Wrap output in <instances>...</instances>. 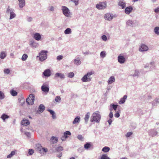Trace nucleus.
I'll use <instances>...</instances> for the list:
<instances>
[{
    "instance_id": "1",
    "label": "nucleus",
    "mask_w": 159,
    "mask_h": 159,
    "mask_svg": "<svg viewBox=\"0 0 159 159\" xmlns=\"http://www.w3.org/2000/svg\"><path fill=\"white\" fill-rule=\"evenodd\" d=\"M101 118V116L100 114L99 111H96L94 112L91 117L90 121L93 122L94 121L96 123H99Z\"/></svg>"
},
{
    "instance_id": "2",
    "label": "nucleus",
    "mask_w": 159,
    "mask_h": 159,
    "mask_svg": "<svg viewBox=\"0 0 159 159\" xmlns=\"http://www.w3.org/2000/svg\"><path fill=\"white\" fill-rule=\"evenodd\" d=\"M93 74L92 72H88L82 78L81 80L83 82H89L91 80L90 76Z\"/></svg>"
},
{
    "instance_id": "3",
    "label": "nucleus",
    "mask_w": 159,
    "mask_h": 159,
    "mask_svg": "<svg viewBox=\"0 0 159 159\" xmlns=\"http://www.w3.org/2000/svg\"><path fill=\"white\" fill-rule=\"evenodd\" d=\"M48 52L47 51L42 50L39 53V56H41L39 57V60L41 61H43L46 60L47 57V53Z\"/></svg>"
},
{
    "instance_id": "4",
    "label": "nucleus",
    "mask_w": 159,
    "mask_h": 159,
    "mask_svg": "<svg viewBox=\"0 0 159 159\" xmlns=\"http://www.w3.org/2000/svg\"><path fill=\"white\" fill-rule=\"evenodd\" d=\"M61 9L63 14L66 17H69L70 16L71 13L69 9L67 7L65 6H62L61 7Z\"/></svg>"
},
{
    "instance_id": "5",
    "label": "nucleus",
    "mask_w": 159,
    "mask_h": 159,
    "mask_svg": "<svg viewBox=\"0 0 159 159\" xmlns=\"http://www.w3.org/2000/svg\"><path fill=\"white\" fill-rule=\"evenodd\" d=\"M34 101V96L33 94H30L29 97L26 99V102L29 105H32L33 104Z\"/></svg>"
},
{
    "instance_id": "6",
    "label": "nucleus",
    "mask_w": 159,
    "mask_h": 159,
    "mask_svg": "<svg viewBox=\"0 0 159 159\" xmlns=\"http://www.w3.org/2000/svg\"><path fill=\"white\" fill-rule=\"evenodd\" d=\"M107 7V2H100L99 3L96 4V7L99 10L104 9Z\"/></svg>"
},
{
    "instance_id": "7",
    "label": "nucleus",
    "mask_w": 159,
    "mask_h": 159,
    "mask_svg": "<svg viewBox=\"0 0 159 159\" xmlns=\"http://www.w3.org/2000/svg\"><path fill=\"white\" fill-rule=\"evenodd\" d=\"M136 21L128 20L126 21V25L129 26L134 27L136 26Z\"/></svg>"
},
{
    "instance_id": "8",
    "label": "nucleus",
    "mask_w": 159,
    "mask_h": 159,
    "mask_svg": "<svg viewBox=\"0 0 159 159\" xmlns=\"http://www.w3.org/2000/svg\"><path fill=\"white\" fill-rule=\"evenodd\" d=\"M71 134V133L69 131H66L64 133L63 135L61 138V140L63 141H65L68 137V135H70Z\"/></svg>"
},
{
    "instance_id": "9",
    "label": "nucleus",
    "mask_w": 159,
    "mask_h": 159,
    "mask_svg": "<svg viewBox=\"0 0 159 159\" xmlns=\"http://www.w3.org/2000/svg\"><path fill=\"white\" fill-rule=\"evenodd\" d=\"M148 47L146 45L142 44L139 48V51L143 52L148 51Z\"/></svg>"
},
{
    "instance_id": "10",
    "label": "nucleus",
    "mask_w": 159,
    "mask_h": 159,
    "mask_svg": "<svg viewBox=\"0 0 159 159\" xmlns=\"http://www.w3.org/2000/svg\"><path fill=\"white\" fill-rule=\"evenodd\" d=\"M29 45L32 48H36L38 46V43L33 40H31L29 41Z\"/></svg>"
},
{
    "instance_id": "11",
    "label": "nucleus",
    "mask_w": 159,
    "mask_h": 159,
    "mask_svg": "<svg viewBox=\"0 0 159 159\" xmlns=\"http://www.w3.org/2000/svg\"><path fill=\"white\" fill-rule=\"evenodd\" d=\"M118 5L122 9H124L126 7V3L124 0H118Z\"/></svg>"
},
{
    "instance_id": "12",
    "label": "nucleus",
    "mask_w": 159,
    "mask_h": 159,
    "mask_svg": "<svg viewBox=\"0 0 159 159\" xmlns=\"http://www.w3.org/2000/svg\"><path fill=\"white\" fill-rule=\"evenodd\" d=\"M45 107L44 106L43 104H40L38 108V110L37 111V112L38 113L40 114L42 113L45 110Z\"/></svg>"
},
{
    "instance_id": "13",
    "label": "nucleus",
    "mask_w": 159,
    "mask_h": 159,
    "mask_svg": "<svg viewBox=\"0 0 159 159\" xmlns=\"http://www.w3.org/2000/svg\"><path fill=\"white\" fill-rule=\"evenodd\" d=\"M118 62L120 63L123 64L125 61V58L123 56L120 54L118 57Z\"/></svg>"
},
{
    "instance_id": "14",
    "label": "nucleus",
    "mask_w": 159,
    "mask_h": 159,
    "mask_svg": "<svg viewBox=\"0 0 159 159\" xmlns=\"http://www.w3.org/2000/svg\"><path fill=\"white\" fill-rule=\"evenodd\" d=\"M42 91L45 93H48L49 91V88L48 85L43 84L41 86Z\"/></svg>"
},
{
    "instance_id": "15",
    "label": "nucleus",
    "mask_w": 159,
    "mask_h": 159,
    "mask_svg": "<svg viewBox=\"0 0 159 159\" xmlns=\"http://www.w3.org/2000/svg\"><path fill=\"white\" fill-rule=\"evenodd\" d=\"M133 8L131 6L125 8V13L127 14H129L132 11Z\"/></svg>"
},
{
    "instance_id": "16",
    "label": "nucleus",
    "mask_w": 159,
    "mask_h": 159,
    "mask_svg": "<svg viewBox=\"0 0 159 159\" xmlns=\"http://www.w3.org/2000/svg\"><path fill=\"white\" fill-rule=\"evenodd\" d=\"M104 18L105 19L110 21L113 19V16L110 13H107L105 15Z\"/></svg>"
},
{
    "instance_id": "17",
    "label": "nucleus",
    "mask_w": 159,
    "mask_h": 159,
    "mask_svg": "<svg viewBox=\"0 0 159 159\" xmlns=\"http://www.w3.org/2000/svg\"><path fill=\"white\" fill-rule=\"evenodd\" d=\"M33 37L37 41H39L41 39V37L39 33H36L34 34Z\"/></svg>"
},
{
    "instance_id": "18",
    "label": "nucleus",
    "mask_w": 159,
    "mask_h": 159,
    "mask_svg": "<svg viewBox=\"0 0 159 159\" xmlns=\"http://www.w3.org/2000/svg\"><path fill=\"white\" fill-rule=\"evenodd\" d=\"M21 124L22 125L27 126L30 125V122L28 120L23 119L21 121Z\"/></svg>"
},
{
    "instance_id": "19",
    "label": "nucleus",
    "mask_w": 159,
    "mask_h": 159,
    "mask_svg": "<svg viewBox=\"0 0 159 159\" xmlns=\"http://www.w3.org/2000/svg\"><path fill=\"white\" fill-rule=\"evenodd\" d=\"M44 76L49 77L51 75V73L49 69H46L44 71L43 73Z\"/></svg>"
},
{
    "instance_id": "20",
    "label": "nucleus",
    "mask_w": 159,
    "mask_h": 159,
    "mask_svg": "<svg viewBox=\"0 0 159 159\" xmlns=\"http://www.w3.org/2000/svg\"><path fill=\"white\" fill-rule=\"evenodd\" d=\"M55 77L60 78L61 79H64L65 78V75L63 74L57 73L55 74Z\"/></svg>"
},
{
    "instance_id": "21",
    "label": "nucleus",
    "mask_w": 159,
    "mask_h": 159,
    "mask_svg": "<svg viewBox=\"0 0 159 159\" xmlns=\"http://www.w3.org/2000/svg\"><path fill=\"white\" fill-rule=\"evenodd\" d=\"M19 2V7L22 8L25 5V0H18Z\"/></svg>"
},
{
    "instance_id": "22",
    "label": "nucleus",
    "mask_w": 159,
    "mask_h": 159,
    "mask_svg": "<svg viewBox=\"0 0 159 159\" xmlns=\"http://www.w3.org/2000/svg\"><path fill=\"white\" fill-rule=\"evenodd\" d=\"M47 111L52 115V119H56V115L53 111L51 109H48Z\"/></svg>"
},
{
    "instance_id": "23",
    "label": "nucleus",
    "mask_w": 159,
    "mask_h": 159,
    "mask_svg": "<svg viewBox=\"0 0 159 159\" xmlns=\"http://www.w3.org/2000/svg\"><path fill=\"white\" fill-rule=\"evenodd\" d=\"M9 117L8 115L5 113H3L1 116L0 118L2 120L3 122H5V120L8 119Z\"/></svg>"
},
{
    "instance_id": "24",
    "label": "nucleus",
    "mask_w": 159,
    "mask_h": 159,
    "mask_svg": "<svg viewBox=\"0 0 159 159\" xmlns=\"http://www.w3.org/2000/svg\"><path fill=\"white\" fill-rule=\"evenodd\" d=\"M127 97V96L126 95H125L123 98H120V101L119 102V103L120 104H121L124 103Z\"/></svg>"
},
{
    "instance_id": "25",
    "label": "nucleus",
    "mask_w": 159,
    "mask_h": 159,
    "mask_svg": "<svg viewBox=\"0 0 159 159\" xmlns=\"http://www.w3.org/2000/svg\"><path fill=\"white\" fill-rule=\"evenodd\" d=\"M90 115V113L89 112H88L87 113L85 116L84 120H85V123L86 124H87L88 123L89 118Z\"/></svg>"
},
{
    "instance_id": "26",
    "label": "nucleus",
    "mask_w": 159,
    "mask_h": 159,
    "mask_svg": "<svg viewBox=\"0 0 159 159\" xmlns=\"http://www.w3.org/2000/svg\"><path fill=\"white\" fill-rule=\"evenodd\" d=\"M7 56L6 52L2 51L0 53V58L2 59H4Z\"/></svg>"
},
{
    "instance_id": "27",
    "label": "nucleus",
    "mask_w": 159,
    "mask_h": 159,
    "mask_svg": "<svg viewBox=\"0 0 159 159\" xmlns=\"http://www.w3.org/2000/svg\"><path fill=\"white\" fill-rule=\"evenodd\" d=\"M13 11H15L12 8H10V6H8V7L7 9L6 13L7 15H9L10 14L11 12Z\"/></svg>"
},
{
    "instance_id": "28",
    "label": "nucleus",
    "mask_w": 159,
    "mask_h": 159,
    "mask_svg": "<svg viewBox=\"0 0 159 159\" xmlns=\"http://www.w3.org/2000/svg\"><path fill=\"white\" fill-rule=\"evenodd\" d=\"M80 121V116H76L74 119L73 122V124H75L77 123H79Z\"/></svg>"
},
{
    "instance_id": "29",
    "label": "nucleus",
    "mask_w": 159,
    "mask_h": 159,
    "mask_svg": "<svg viewBox=\"0 0 159 159\" xmlns=\"http://www.w3.org/2000/svg\"><path fill=\"white\" fill-rule=\"evenodd\" d=\"M115 81V78L114 76H112L110 77L108 80L107 81L108 83L109 84H112Z\"/></svg>"
},
{
    "instance_id": "30",
    "label": "nucleus",
    "mask_w": 159,
    "mask_h": 159,
    "mask_svg": "<svg viewBox=\"0 0 159 159\" xmlns=\"http://www.w3.org/2000/svg\"><path fill=\"white\" fill-rule=\"evenodd\" d=\"M50 140L53 143H55L57 142L58 141V139L57 137H55L54 136H52Z\"/></svg>"
},
{
    "instance_id": "31",
    "label": "nucleus",
    "mask_w": 159,
    "mask_h": 159,
    "mask_svg": "<svg viewBox=\"0 0 159 159\" xmlns=\"http://www.w3.org/2000/svg\"><path fill=\"white\" fill-rule=\"evenodd\" d=\"M118 105H115L113 104H111L110 105V107L111 108L110 109V110L111 111L112 110V108L115 111L116 110Z\"/></svg>"
},
{
    "instance_id": "32",
    "label": "nucleus",
    "mask_w": 159,
    "mask_h": 159,
    "mask_svg": "<svg viewBox=\"0 0 159 159\" xmlns=\"http://www.w3.org/2000/svg\"><path fill=\"white\" fill-rule=\"evenodd\" d=\"M152 106H154L155 105L156 103H159V98H156L152 102Z\"/></svg>"
},
{
    "instance_id": "33",
    "label": "nucleus",
    "mask_w": 159,
    "mask_h": 159,
    "mask_svg": "<svg viewBox=\"0 0 159 159\" xmlns=\"http://www.w3.org/2000/svg\"><path fill=\"white\" fill-rule=\"evenodd\" d=\"M157 133L154 130H151L149 132V134L152 136H154L157 135Z\"/></svg>"
},
{
    "instance_id": "34",
    "label": "nucleus",
    "mask_w": 159,
    "mask_h": 159,
    "mask_svg": "<svg viewBox=\"0 0 159 159\" xmlns=\"http://www.w3.org/2000/svg\"><path fill=\"white\" fill-rule=\"evenodd\" d=\"M110 148L109 147L105 146L102 148V151L104 152H107L110 151Z\"/></svg>"
},
{
    "instance_id": "35",
    "label": "nucleus",
    "mask_w": 159,
    "mask_h": 159,
    "mask_svg": "<svg viewBox=\"0 0 159 159\" xmlns=\"http://www.w3.org/2000/svg\"><path fill=\"white\" fill-rule=\"evenodd\" d=\"M91 143L87 142L84 145V147L85 149L88 150L91 146Z\"/></svg>"
},
{
    "instance_id": "36",
    "label": "nucleus",
    "mask_w": 159,
    "mask_h": 159,
    "mask_svg": "<svg viewBox=\"0 0 159 159\" xmlns=\"http://www.w3.org/2000/svg\"><path fill=\"white\" fill-rule=\"evenodd\" d=\"M74 63L76 65H79L81 63V61L79 58L74 60Z\"/></svg>"
},
{
    "instance_id": "37",
    "label": "nucleus",
    "mask_w": 159,
    "mask_h": 159,
    "mask_svg": "<svg viewBox=\"0 0 159 159\" xmlns=\"http://www.w3.org/2000/svg\"><path fill=\"white\" fill-rule=\"evenodd\" d=\"M10 15V20H11L14 18L16 16V14L14 13V11L11 12V13Z\"/></svg>"
},
{
    "instance_id": "38",
    "label": "nucleus",
    "mask_w": 159,
    "mask_h": 159,
    "mask_svg": "<svg viewBox=\"0 0 159 159\" xmlns=\"http://www.w3.org/2000/svg\"><path fill=\"white\" fill-rule=\"evenodd\" d=\"M71 33V29L70 28H67L64 31V33L66 34H69Z\"/></svg>"
},
{
    "instance_id": "39",
    "label": "nucleus",
    "mask_w": 159,
    "mask_h": 159,
    "mask_svg": "<svg viewBox=\"0 0 159 159\" xmlns=\"http://www.w3.org/2000/svg\"><path fill=\"white\" fill-rule=\"evenodd\" d=\"M154 32L156 34L159 35V27H156L154 29Z\"/></svg>"
},
{
    "instance_id": "40",
    "label": "nucleus",
    "mask_w": 159,
    "mask_h": 159,
    "mask_svg": "<svg viewBox=\"0 0 159 159\" xmlns=\"http://www.w3.org/2000/svg\"><path fill=\"white\" fill-rule=\"evenodd\" d=\"M100 159H110V158L107 154H104L102 155Z\"/></svg>"
},
{
    "instance_id": "41",
    "label": "nucleus",
    "mask_w": 159,
    "mask_h": 159,
    "mask_svg": "<svg viewBox=\"0 0 159 159\" xmlns=\"http://www.w3.org/2000/svg\"><path fill=\"white\" fill-rule=\"evenodd\" d=\"M15 154V152L12 151L11 153L7 156V158H10L11 157L13 156Z\"/></svg>"
},
{
    "instance_id": "42",
    "label": "nucleus",
    "mask_w": 159,
    "mask_h": 159,
    "mask_svg": "<svg viewBox=\"0 0 159 159\" xmlns=\"http://www.w3.org/2000/svg\"><path fill=\"white\" fill-rule=\"evenodd\" d=\"M28 57V55L26 54H24L21 58V59L23 61H25Z\"/></svg>"
},
{
    "instance_id": "43",
    "label": "nucleus",
    "mask_w": 159,
    "mask_h": 159,
    "mask_svg": "<svg viewBox=\"0 0 159 159\" xmlns=\"http://www.w3.org/2000/svg\"><path fill=\"white\" fill-rule=\"evenodd\" d=\"M36 147H37V150L39 151H41V149H42V146H41L40 144H38L36 145Z\"/></svg>"
},
{
    "instance_id": "44",
    "label": "nucleus",
    "mask_w": 159,
    "mask_h": 159,
    "mask_svg": "<svg viewBox=\"0 0 159 159\" xmlns=\"http://www.w3.org/2000/svg\"><path fill=\"white\" fill-rule=\"evenodd\" d=\"M11 95L13 96H15L17 95V92L14 90H12L10 91Z\"/></svg>"
},
{
    "instance_id": "45",
    "label": "nucleus",
    "mask_w": 159,
    "mask_h": 159,
    "mask_svg": "<svg viewBox=\"0 0 159 159\" xmlns=\"http://www.w3.org/2000/svg\"><path fill=\"white\" fill-rule=\"evenodd\" d=\"M55 101L57 102H59L61 101V98L59 96H57L56 97Z\"/></svg>"
},
{
    "instance_id": "46",
    "label": "nucleus",
    "mask_w": 159,
    "mask_h": 159,
    "mask_svg": "<svg viewBox=\"0 0 159 159\" xmlns=\"http://www.w3.org/2000/svg\"><path fill=\"white\" fill-rule=\"evenodd\" d=\"M5 98V95L4 93L0 91V99L2 100Z\"/></svg>"
},
{
    "instance_id": "47",
    "label": "nucleus",
    "mask_w": 159,
    "mask_h": 159,
    "mask_svg": "<svg viewBox=\"0 0 159 159\" xmlns=\"http://www.w3.org/2000/svg\"><path fill=\"white\" fill-rule=\"evenodd\" d=\"M3 72L5 74H9L10 72V70L8 68L5 69L4 70Z\"/></svg>"
},
{
    "instance_id": "48",
    "label": "nucleus",
    "mask_w": 159,
    "mask_h": 159,
    "mask_svg": "<svg viewBox=\"0 0 159 159\" xmlns=\"http://www.w3.org/2000/svg\"><path fill=\"white\" fill-rule=\"evenodd\" d=\"M100 56L102 58H104L106 57V53L105 51H102L100 53Z\"/></svg>"
},
{
    "instance_id": "49",
    "label": "nucleus",
    "mask_w": 159,
    "mask_h": 159,
    "mask_svg": "<svg viewBox=\"0 0 159 159\" xmlns=\"http://www.w3.org/2000/svg\"><path fill=\"white\" fill-rule=\"evenodd\" d=\"M139 71L138 70H135L134 74L132 76L133 77L138 76H139Z\"/></svg>"
},
{
    "instance_id": "50",
    "label": "nucleus",
    "mask_w": 159,
    "mask_h": 159,
    "mask_svg": "<svg viewBox=\"0 0 159 159\" xmlns=\"http://www.w3.org/2000/svg\"><path fill=\"white\" fill-rule=\"evenodd\" d=\"M155 62L154 61H152L150 62V65L151 66L150 67L151 69H154L155 67Z\"/></svg>"
},
{
    "instance_id": "51",
    "label": "nucleus",
    "mask_w": 159,
    "mask_h": 159,
    "mask_svg": "<svg viewBox=\"0 0 159 159\" xmlns=\"http://www.w3.org/2000/svg\"><path fill=\"white\" fill-rule=\"evenodd\" d=\"M74 73L73 72H70L68 73V76L69 78H72L74 76Z\"/></svg>"
},
{
    "instance_id": "52",
    "label": "nucleus",
    "mask_w": 159,
    "mask_h": 159,
    "mask_svg": "<svg viewBox=\"0 0 159 159\" xmlns=\"http://www.w3.org/2000/svg\"><path fill=\"white\" fill-rule=\"evenodd\" d=\"M63 148L61 146L57 147L56 148L57 151V152H60L63 150Z\"/></svg>"
},
{
    "instance_id": "53",
    "label": "nucleus",
    "mask_w": 159,
    "mask_h": 159,
    "mask_svg": "<svg viewBox=\"0 0 159 159\" xmlns=\"http://www.w3.org/2000/svg\"><path fill=\"white\" fill-rule=\"evenodd\" d=\"M34 153V151L32 149H29V150L28 153L30 155H32Z\"/></svg>"
},
{
    "instance_id": "54",
    "label": "nucleus",
    "mask_w": 159,
    "mask_h": 159,
    "mask_svg": "<svg viewBox=\"0 0 159 159\" xmlns=\"http://www.w3.org/2000/svg\"><path fill=\"white\" fill-rule=\"evenodd\" d=\"M63 57L62 56L59 55L57 57V59L58 61H60L63 59Z\"/></svg>"
},
{
    "instance_id": "55",
    "label": "nucleus",
    "mask_w": 159,
    "mask_h": 159,
    "mask_svg": "<svg viewBox=\"0 0 159 159\" xmlns=\"http://www.w3.org/2000/svg\"><path fill=\"white\" fill-rule=\"evenodd\" d=\"M133 133L132 132H129L127 133L125 135V136L127 137H129L131 135H132Z\"/></svg>"
},
{
    "instance_id": "56",
    "label": "nucleus",
    "mask_w": 159,
    "mask_h": 159,
    "mask_svg": "<svg viewBox=\"0 0 159 159\" xmlns=\"http://www.w3.org/2000/svg\"><path fill=\"white\" fill-rule=\"evenodd\" d=\"M102 39L104 41H106L107 40V37L105 35H103L102 36Z\"/></svg>"
},
{
    "instance_id": "57",
    "label": "nucleus",
    "mask_w": 159,
    "mask_h": 159,
    "mask_svg": "<svg viewBox=\"0 0 159 159\" xmlns=\"http://www.w3.org/2000/svg\"><path fill=\"white\" fill-rule=\"evenodd\" d=\"M77 138L78 139H79V140H82L83 139V138L82 137V136L81 135L79 134L77 136Z\"/></svg>"
},
{
    "instance_id": "58",
    "label": "nucleus",
    "mask_w": 159,
    "mask_h": 159,
    "mask_svg": "<svg viewBox=\"0 0 159 159\" xmlns=\"http://www.w3.org/2000/svg\"><path fill=\"white\" fill-rule=\"evenodd\" d=\"M25 134L28 138H30L31 136V134L30 132H25Z\"/></svg>"
},
{
    "instance_id": "59",
    "label": "nucleus",
    "mask_w": 159,
    "mask_h": 159,
    "mask_svg": "<svg viewBox=\"0 0 159 159\" xmlns=\"http://www.w3.org/2000/svg\"><path fill=\"white\" fill-rule=\"evenodd\" d=\"M32 18L30 17H27V20L28 22H31L32 20Z\"/></svg>"
},
{
    "instance_id": "60",
    "label": "nucleus",
    "mask_w": 159,
    "mask_h": 159,
    "mask_svg": "<svg viewBox=\"0 0 159 159\" xmlns=\"http://www.w3.org/2000/svg\"><path fill=\"white\" fill-rule=\"evenodd\" d=\"M120 115L118 112H116L114 114V116L115 117L118 118L120 116Z\"/></svg>"
},
{
    "instance_id": "61",
    "label": "nucleus",
    "mask_w": 159,
    "mask_h": 159,
    "mask_svg": "<svg viewBox=\"0 0 159 159\" xmlns=\"http://www.w3.org/2000/svg\"><path fill=\"white\" fill-rule=\"evenodd\" d=\"M113 114L112 112H111L109 115V116L110 118H111L113 117Z\"/></svg>"
},
{
    "instance_id": "62",
    "label": "nucleus",
    "mask_w": 159,
    "mask_h": 159,
    "mask_svg": "<svg viewBox=\"0 0 159 159\" xmlns=\"http://www.w3.org/2000/svg\"><path fill=\"white\" fill-rule=\"evenodd\" d=\"M74 2L75 3V5L77 6L79 4V0H75Z\"/></svg>"
},
{
    "instance_id": "63",
    "label": "nucleus",
    "mask_w": 159,
    "mask_h": 159,
    "mask_svg": "<svg viewBox=\"0 0 159 159\" xmlns=\"http://www.w3.org/2000/svg\"><path fill=\"white\" fill-rule=\"evenodd\" d=\"M49 10L50 11H54V7L52 6H51L49 7Z\"/></svg>"
},
{
    "instance_id": "64",
    "label": "nucleus",
    "mask_w": 159,
    "mask_h": 159,
    "mask_svg": "<svg viewBox=\"0 0 159 159\" xmlns=\"http://www.w3.org/2000/svg\"><path fill=\"white\" fill-rule=\"evenodd\" d=\"M154 11L156 13H158L159 12V7H158L157 8L154 10Z\"/></svg>"
}]
</instances>
